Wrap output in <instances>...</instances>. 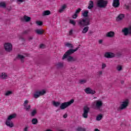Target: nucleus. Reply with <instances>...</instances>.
I'll return each mask as SVG.
<instances>
[{
    "instance_id": "nucleus-1",
    "label": "nucleus",
    "mask_w": 131,
    "mask_h": 131,
    "mask_svg": "<svg viewBox=\"0 0 131 131\" xmlns=\"http://www.w3.org/2000/svg\"><path fill=\"white\" fill-rule=\"evenodd\" d=\"M82 15L84 18L80 19L78 23V24L80 28H82L85 26H89V25H91V18L88 17H89V11H84V12L82 13Z\"/></svg>"
},
{
    "instance_id": "nucleus-2",
    "label": "nucleus",
    "mask_w": 131,
    "mask_h": 131,
    "mask_svg": "<svg viewBox=\"0 0 131 131\" xmlns=\"http://www.w3.org/2000/svg\"><path fill=\"white\" fill-rule=\"evenodd\" d=\"M16 116L17 114H13L9 116L6 121V125L7 126H9V127H13V126H14V123H13V122L11 121V120H12V119L16 118Z\"/></svg>"
},
{
    "instance_id": "nucleus-3",
    "label": "nucleus",
    "mask_w": 131,
    "mask_h": 131,
    "mask_svg": "<svg viewBox=\"0 0 131 131\" xmlns=\"http://www.w3.org/2000/svg\"><path fill=\"white\" fill-rule=\"evenodd\" d=\"M103 106V102L102 100L95 101L92 104V108L96 110H100Z\"/></svg>"
},
{
    "instance_id": "nucleus-4",
    "label": "nucleus",
    "mask_w": 131,
    "mask_h": 131,
    "mask_svg": "<svg viewBox=\"0 0 131 131\" xmlns=\"http://www.w3.org/2000/svg\"><path fill=\"white\" fill-rule=\"evenodd\" d=\"M73 103H74V99H72L70 101L68 102H65L61 104L60 106V108L61 110H64V109H66L68 107H69L71 104H73Z\"/></svg>"
},
{
    "instance_id": "nucleus-5",
    "label": "nucleus",
    "mask_w": 131,
    "mask_h": 131,
    "mask_svg": "<svg viewBox=\"0 0 131 131\" xmlns=\"http://www.w3.org/2000/svg\"><path fill=\"white\" fill-rule=\"evenodd\" d=\"M108 5V1L98 0L97 3V7L98 8H106Z\"/></svg>"
},
{
    "instance_id": "nucleus-6",
    "label": "nucleus",
    "mask_w": 131,
    "mask_h": 131,
    "mask_svg": "<svg viewBox=\"0 0 131 131\" xmlns=\"http://www.w3.org/2000/svg\"><path fill=\"white\" fill-rule=\"evenodd\" d=\"M83 114L82 116H83V118H88L89 116V112H90V107L88 106H85L83 108Z\"/></svg>"
},
{
    "instance_id": "nucleus-7",
    "label": "nucleus",
    "mask_w": 131,
    "mask_h": 131,
    "mask_svg": "<svg viewBox=\"0 0 131 131\" xmlns=\"http://www.w3.org/2000/svg\"><path fill=\"white\" fill-rule=\"evenodd\" d=\"M129 104V100L128 99H126L124 101L122 102V103L121 104L120 107H119L120 110H124L128 106Z\"/></svg>"
},
{
    "instance_id": "nucleus-8",
    "label": "nucleus",
    "mask_w": 131,
    "mask_h": 131,
    "mask_svg": "<svg viewBox=\"0 0 131 131\" xmlns=\"http://www.w3.org/2000/svg\"><path fill=\"white\" fill-rule=\"evenodd\" d=\"M13 46L12 44L10 42L5 43L4 44V49L6 52H8V53H10V52H11L12 50Z\"/></svg>"
},
{
    "instance_id": "nucleus-9",
    "label": "nucleus",
    "mask_w": 131,
    "mask_h": 131,
    "mask_svg": "<svg viewBox=\"0 0 131 131\" xmlns=\"http://www.w3.org/2000/svg\"><path fill=\"white\" fill-rule=\"evenodd\" d=\"M74 51H73V49H70L68 50L63 55L62 57V60L66 59L67 57H69V56H70V55H72V54H74Z\"/></svg>"
},
{
    "instance_id": "nucleus-10",
    "label": "nucleus",
    "mask_w": 131,
    "mask_h": 131,
    "mask_svg": "<svg viewBox=\"0 0 131 131\" xmlns=\"http://www.w3.org/2000/svg\"><path fill=\"white\" fill-rule=\"evenodd\" d=\"M85 93L88 94L95 95L96 91L92 90L91 88H87L84 90Z\"/></svg>"
},
{
    "instance_id": "nucleus-11",
    "label": "nucleus",
    "mask_w": 131,
    "mask_h": 131,
    "mask_svg": "<svg viewBox=\"0 0 131 131\" xmlns=\"http://www.w3.org/2000/svg\"><path fill=\"white\" fill-rule=\"evenodd\" d=\"M104 57L107 59H110L111 58H114L115 54L112 52H106L104 54Z\"/></svg>"
},
{
    "instance_id": "nucleus-12",
    "label": "nucleus",
    "mask_w": 131,
    "mask_h": 131,
    "mask_svg": "<svg viewBox=\"0 0 131 131\" xmlns=\"http://www.w3.org/2000/svg\"><path fill=\"white\" fill-rule=\"evenodd\" d=\"M27 104H28V100H25L24 103L25 109L26 110V111L29 112V111H30V108H31V105L29 104L27 106Z\"/></svg>"
},
{
    "instance_id": "nucleus-13",
    "label": "nucleus",
    "mask_w": 131,
    "mask_h": 131,
    "mask_svg": "<svg viewBox=\"0 0 131 131\" xmlns=\"http://www.w3.org/2000/svg\"><path fill=\"white\" fill-rule=\"evenodd\" d=\"M31 20V17L28 16L27 15L24 16V18H21V21L22 22H30V20Z\"/></svg>"
},
{
    "instance_id": "nucleus-14",
    "label": "nucleus",
    "mask_w": 131,
    "mask_h": 131,
    "mask_svg": "<svg viewBox=\"0 0 131 131\" xmlns=\"http://www.w3.org/2000/svg\"><path fill=\"white\" fill-rule=\"evenodd\" d=\"M25 58V56L21 55L18 54L16 57L14 59V61H16L17 59H19V60H21V63H24V59Z\"/></svg>"
},
{
    "instance_id": "nucleus-15",
    "label": "nucleus",
    "mask_w": 131,
    "mask_h": 131,
    "mask_svg": "<svg viewBox=\"0 0 131 131\" xmlns=\"http://www.w3.org/2000/svg\"><path fill=\"white\" fill-rule=\"evenodd\" d=\"M119 6H120L119 0H113V7H114V8H118Z\"/></svg>"
},
{
    "instance_id": "nucleus-16",
    "label": "nucleus",
    "mask_w": 131,
    "mask_h": 131,
    "mask_svg": "<svg viewBox=\"0 0 131 131\" xmlns=\"http://www.w3.org/2000/svg\"><path fill=\"white\" fill-rule=\"evenodd\" d=\"M68 62H75V61H77V59L76 58H74L72 56H69L67 58Z\"/></svg>"
},
{
    "instance_id": "nucleus-17",
    "label": "nucleus",
    "mask_w": 131,
    "mask_h": 131,
    "mask_svg": "<svg viewBox=\"0 0 131 131\" xmlns=\"http://www.w3.org/2000/svg\"><path fill=\"white\" fill-rule=\"evenodd\" d=\"M52 105L54 106V107H59V106H60V105H61V102H59V101H52Z\"/></svg>"
},
{
    "instance_id": "nucleus-18",
    "label": "nucleus",
    "mask_w": 131,
    "mask_h": 131,
    "mask_svg": "<svg viewBox=\"0 0 131 131\" xmlns=\"http://www.w3.org/2000/svg\"><path fill=\"white\" fill-rule=\"evenodd\" d=\"M123 18H124V14H120V15H119L116 19L117 21H121V20H122V19H123Z\"/></svg>"
},
{
    "instance_id": "nucleus-19",
    "label": "nucleus",
    "mask_w": 131,
    "mask_h": 131,
    "mask_svg": "<svg viewBox=\"0 0 131 131\" xmlns=\"http://www.w3.org/2000/svg\"><path fill=\"white\" fill-rule=\"evenodd\" d=\"M115 33L114 32L110 31L106 34L107 37H113Z\"/></svg>"
},
{
    "instance_id": "nucleus-20",
    "label": "nucleus",
    "mask_w": 131,
    "mask_h": 131,
    "mask_svg": "<svg viewBox=\"0 0 131 131\" xmlns=\"http://www.w3.org/2000/svg\"><path fill=\"white\" fill-rule=\"evenodd\" d=\"M89 5L88 8L89 10H91V9H93V8H94V2L93 1H90L89 2Z\"/></svg>"
},
{
    "instance_id": "nucleus-21",
    "label": "nucleus",
    "mask_w": 131,
    "mask_h": 131,
    "mask_svg": "<svg viewBox=\"0 0 131 131\" xmlns=\"http://www.w3.org/2000/svg\"><path fill=\"white\" fill-rule=\"evenodd\" d=\"M64 67V63L63 62H58L56 64V67L58 69L62 68Z\"/></svg>"
},
{
    "instance_id": "nucleus-22",
    "label": "nucleus",
    "mask_w": 131,
    "mask_h": 131,
    "mask_svg": "<svg viewBox=\"0 0 131 131\" xmlns=\"http://www.w3.org/2000/svg\"><path fill=\"white\" fill-rule=\"evenodd\" d=\"M51 14V11L50 10H46L43 12L42 16H49Z\"/></svg>"
},
{
    "instance_id": "nucleus-23",
    "label": "nucleus",
    "mask_w": 131,
    "mask_h": 131,
    "mask_svg": "<svg viewBox=\"0 0 131 131\" xmlns=\"http://www.w3.org/2000/svg\"><path fill=\"white\" fill-rule=\"evenodd\" d=\"M89 28L90 27H88V26H85L82 31V33H86L89 31Z\"/></svg>"
},
{
    "instance_id": "nucleus-24",
    "label": "nucleus",
    "mask_w": 131,
    "mask_h": 131,
    "mask_svg": "<svg viewBox=\"0 0 131 131\" xmlns=\"http://www.w3.org/2000/svg\"><path fill=\"white\" fill-rule=\"evenodd\" d=\"M35 31L36 33H37V34H38L39 35H41V34H42V33H43V32L42 31V30L41 29H37V30H35Z\"/></svg>"
},
{
    "instance_id": "nucleus-25",
    "label": "nucleus",
    "mask_w": 131,
    "mask_h": 131,
    "mask_svg": "<svg viewBox=\"0 0 131 131\" xmlns=\"http://www.w3.org/2000/svg\"><path fill=\"white\" fill-rule=\"evenodd\" d=\"M32 123L33 124L36 125L38 123V121L37 120V119L33 118L32 119Z\"/></svg>"
},
{
    "instance_id": "nucleus-26",
    "label": "nucleus",
    "mask_w": 131,
    "mask_h": 131,
    "mask_svg": "<svg viewBox=\"0 0 131 131\" xmlns=\"http://www.w3.org/2000/svg\"><path fill=\"white\" fill-rule=\"evenodd\" d=\"M0 77L3 78V79H6L7 77H8V75H6L5 73H2V75L0 76Z\"/></svg>"
},
{
    "instance_id": "nucleus-27",
    "label": "nucleus",
    "mask_w": 131,
    "mask_h": 131,
    "mask_svg": "<svg viewBox=\"0 0 131 131\" xmlns=\"http://www.w3.org/2000/svg\"><path fill=\"white\" fill-rule=\"evenodd\" d=\"M103 118V115L102 114H99L97 117H96V120L98 121H100Z\"/></svg>"
},
{
    "instance_id": "nucleus-28",
    "label": "nucleus",
    "mask_w": 131,
    "mask_h": 131,
    "mask_svg": "<svg viewBox=\"0 0 131 131\" xmlns=\"http://www.w3.org/2000/svg\"><path fill=\"white\" fill-rule=\"evenodd\" d=\"M65 46L70 49H73V45L69 42L67 43Z\"/></svg>"
},
{
    "instance_id": "nucleus-29",
    "label": "nucleus",
    "mask_w": 131,
    "mask_h": 131,
    "mask_svg": "<svg viewBox=\"0 0 131 131\" xmlns=\"http://www.w3.org/2000/svg\"><path fill=\"white\" fill-rule=\"evenodd\" d=\"M65 9H66V5H63L61 8L59 9V13H62V12H63V11H64V10H65Z\"/></svg>"
},
{
    "instance_id": "nucleus-30",
    "label": "nucleus",
    "mask_w": 131,
    "mask_h": 131,
    "mask_svg": "<svg viewBox=\"0 0 131 131\" xmlns=\"http://www.w3.org/2000/svg\"><path fill=\"white\" fill-rule=\"evenodd\" d=\"M0 7L1 8H6L7 5L5 2H1L0 3Z\"/></svg>"
},
{
    "instance_id": "nucleus-31",
    "label": "nucleus",
    "mask_w": 131,
    "mask_h": 131,
    "mask_svg": "<svg viewBox=\"0 0 131 131\" xmlns=\"http://www.w3.org/2000/svg\"><path fill=\"white\" fill-rule=\"evenodd\" d=\"M30 31H31L30 29L26 30L23 32L22 34H28L29 32H30Z\"/></svg>"
},
{
    "instance_id": "nucleus-32",
    "label": "nucleus",
    "mask_w": 131,
    "mask_h": 131,
    "mask_svg": "<svg viewBox=\"0 0 131 131\" xmlns=\"http://www.w3.org/2000/svg\"><path fill=\"white\" fill-rule=\"evenodd\" d=\"M39 92V96H43L46 93H47V91L46 90H42V91H38Z\"/></svg>"
},
{
    "instance_id": "nucleus-33",
    "label": "nucleus",
    "mask_w": 131,
    "mask_h": 131,
    "mask_svg": "<svg viewBox=\"0 0 131 131\" xmlns=\"http://www.w3.org/2000/svg\"><path fill=\"white\" fill-rule=\"evenodd\" d=\"M34 97L35 99H37L39 97V93L38 91H36L35 94H34Z\"/></svg>"
},
{
    "instance_id": "nucleus-34",
    "label": "nucleus",
    "mask_w": 131,
    "mask_h": 131,
    "mask_svg": "<svg viewBox=\"0 0 131 131\" xmlns=\"http://www.w3.org/2000/svg\"><path fill=\"white\" fill-rule=\"evenodd\" d=\"M76 130L77 131H86L85 128H82L81 127H78Z\"/></svg>"
},
{
    "instance_id": "nucleus-35",
    "label": "nucleus",
    "mask_w": 131,
    "mask_h": 131,
    "mask_svg": "<svg viewBox=\"0 0 131 131\" xmlns=\"http://www.w3.org/2000/svg\"><path fill=\"white\" fill-rule=\"evenodd\" d=\"M36 113H37L36 110H33L31 113V116H34Z\"/></svg>"
},
{
    "instance_id": "nucleus-36",
    "label": "nucleus",
    "mask_w": 131,
    "mask_h": 131,
    "mask_svg": "<svg viewBox=\"0 0 131 131\" xmlns=\"http://www.w3.org/2000/svg\"><path fill=\"white\" fill-rule=\"evenodd\" d=\"M70 24H72V25H73L74 26H75V25H76V22L72 19H70Z\"/></svg>"
},
{
    "instance_id": "nucleus-37",
    "label": "nucleus",
    "mask_w": 131,
    "mask_h": 131,
    "mask_svg": "<svg viewBox=\"0 0 131 131\" xmlns=\"http://www.w3.org/2000/svg\"><path fill=\"white\" fill-rule=\"evenodd\" d=\"M12 94H13V92L11 91H8L6 93L5 95L10 96V95H12Z\"/></svg>"
},
{
    "instance_id": "nucleus-38",
    "label": "nucleus",
    "mask_w": 131,
    "mask_h": 131,
    "mask_svg": "<svg viewBox=\"0 0 131 131\" xmlns=\"http://www.w3.org/2000/svg\"><path fill=\"white\" fill-rule=\"evenodd\" d=\"M19 39H21V40H22V41H23V42H25V41H26V40L25 39V38H24V37H22V36H19Z\"/></svg>"
},
{
    "instance_id": "nucleus-39",
    "label": "nucleus",
    "mask_w": 131,
    "mask_h": 131,
    "mask_svg": "<svg viewBox=\"0 0 131 131\" xmlns=\"http://www.w3.org/2000/svg\"><path fill=\"white\" fill-rule=\"evenodd\" d=\"M36 24H37V25H38L39 26H41V25H42V21H37L36 22Z\"/></svg>"
},
{
    "instance_id": "nucleus-40",
    "label": "nucleus",
    "mask_w": 131,
    "mask_h": 131,
    "mask_svg": "<svg viewBox=\"0 0 131 131\" xmlns=\"http://www.w3.org/2000/svg\"><path fill=\"white\" fill-rule=\"evenodd\" d=\"M79 83H80V84H83L84 83H86V80H80Z\"/></svg>"
},
{
    "instance_id": "nucleus-41",
    "label": "nucleus",
    "mask_w": 131,
    "mask_h": 131,
    "mask_svg": "<svg viewBox=\"0 0 131 131\" xmlns=\"http://www.w3.org/2000/svg\"><path fill=\"white\" fill-rule=\"evenodd\" d=\"M117 69L118 71H121L122 70V67L121 66H118L117 67Z\"/></svg>"
},
{
    "instance_id": "nucleus-42",
    "label": "nucleus",
    "mask_w": 131,
    "mask_h": 131,
    "mask_svg": "<svg viewBox=\"0 0 131 131\" xmlns=\"http://www.w3.org/2000/svg\"><path fill=\"white\" fill-rule=\"evenodd\" d=\"M81 11V9L80 8H78V9H77L75 12V13L77 14H79V13H80V11Z\"/></svg>"
},
{
    "instance_id": "nucleus-43",
    "label": "nucleus",
    "mask_w": 131,
    "mask_h": 131,
    "mask_svg": "<svg viewBox=\"0 0 131 131\" xmlns=\"http://www.w3.org/2000/svg\"><path fill=\"white\" fill-rule=\"evenodd\" d=\"M77 17H78V15H77V14H76L75 13L72 16L73 19H76V18H77Z\"/></svg>"
},
{
    "instance_id": "nucleus-44",
    "label": "nucleus",
    "mask_w": 131,
    "mask_h": 131,
    "mask_svg": "<svg viewBox=\"0 0 131 131\" xmlns=\"http://www.w3.org/2000/svg\"><path fill=\"white\" fill-rule=\"evenodd\" d=\"M122 56V54L121 53H118L116 54V57L117 58H120Z\"/></svg>"
},
{
    "instance_id": "nucleus-45",
    "label": "nucleus",
    "mask_w": 131,
    "mask_h": 131,
    "mask_svg": "<svg viewBox=\"0 0 131 131\" xmlns=\"http://www.w3.org/2000/svg\"><path fill=\"white\" fill-rule=\"evenodd\" d=\"M45 48H46V45H45L44 44H40L39 46V48L40 49H45Z\"/></svg>"
},
{
    "instance_id": "nucleus-46",
    "label": "nucleus",
    "mask_w": 131,
    "mask_h": 131,
    "mask_svg": "<svg viewBox=\"0 0 131 131\" xmlns=\"http://www.w3.org/2000/svg\"><path fill=\"white\" fill-rule=\"evenodd\" d=\"M103 75V72L102 71H100L97 72V75Z\"/></svg>"
},
{
    "instance_id": "nucleus-47",
    "label": "nucleus",
    "mask_w": 131,
    "mask_h": 131,
    "mask_svg": "<svg viewBox=\"0 0 131 131\" xmlns=\"http://www.w3.org/2000/svg\"><path fill=\"white\" fill-rule=\"evenodd\" d=\"M72 33H73V30L71 29L69 32V35H72Z\"/></svg>"
},
{
    "instance_id": "nucleus-48",
    "label": "nucleus",
    "mask_w": 131,
    "mask_h": 131,
    "mask_svg": "<svg viewBox=\"0 0 131 131\" xmlns=\"http://www.w3.org/2000/svg\"><path fill=\"white\" fill-rule=\"evenodd\" d=\"M106 67V64H105V63H102V69H104Z\"/></svg>"
},
{
    "instance_id": "nucleus-49",
    "label": "nucleus",
    "mask_w": 131,
    "mask_h": 131,
    "mask_svg": "<svg viewBox=\"0 0 131 131\" xmlns=\"http://www.w3.org/2000/svg\"><path fill=\"white\" fill-rule=\"evenodd\" d=\"M80 48V47H77L75 49H73L74 53L75 52H76V51H78V49H79Z\"/></svg>"
},
{
    "instance_id": "nucleus-50",
    "label": "nucleus",
    "mask_w": 131,
    "mask_h": 131,
    "mask_svg": "<svg viewBox=\"0 0 131 131\" xmlns=\"http://www.w3.org/2000/svg\"><path fill=\"white\" fill-rule=\"evenodd\" d=\"M33 39V37H29L28 40L29 41H30L31 40H32Z\"/></svg>"
},
{
    "instance_id": "nucleus-51",
    "label": "nucleus",
    "mask_w": 131,
    "mask_h": 131,
    "mask_svg": "<svg viewBox=\"0 0 131 131\" xmlns=\"http://www.w3.org/2000/svg\"><path fill=\"white\" fill-rule=\"evenodd\" d=\"M67 116H68V115L67 114H65L63 116V118H67Z\"/></svg>"
},
{
    "instance_id": "nucleus-52",
    "label": "nucleus",
    "mask_w": 131,
    "mask_h": 131,
    "mask_svg": "<svg viewBox=\"0 0 131 131\" xmlns=\"http://www.w3.org/2000/svg\"><path fill=\"white\" fill-rule=\"evenodd\" d=\"M98 42H99V44L103 43V40H102V39L99 40Z\"/></svg>"
},
{
    "instance_id": "nucleus-53",
    "label": "nucleus",
    "mask_w": 131,
    "mask_h": 131,
    "mask_svg": "<svg viewBox=\"0 0 131 131\" xmlns=\"http://www.w3.org/2000/svg\"><path fill=\"white\" fill-rule=\"evenodd\" d=\"M125 7H126V9L127 10H128V9H129V6L126 5V4H125Z\"/></svg>"
},
{
    "instance_id": "nucleus-54",
    "label": "nucleus",
    "mask_w": 131,
    "mask_h": 131,
    "mask_svg": "<svg viewBox=\"0 0 131 131\" xmlns=\"http://www.w3.org/2000/svg\"><path fill=\"white\" fill-rule=\"evenodd\" d=\"M24 130H25V131H27V130H28V127H26L24 128Z\"/></svg>"
},
{
    "instance_id": "nucleus-55",
    "label": "nucleus",
    "mask_w": 131,
    "mask_h": 131,
    "mask_svg": "<svg viewBox=\"0 0 131 131\" xmlns=\"http://www.w3.org/2000/svg\"><path fill=\"white\" fill-rule=\"evenodd\" d=\"M17 2H19L20 3H23V2H24V0H17Z\"/></svg>"
},
{
    "instance_id": "nucleus-56",
    "label": "nucleus",
    "mask_w": 131,
    "mask_h": 131,
    "mask_svg": "<svg viewBox=\"0 0 131 131\" xmlns=\"http://www.w3.org/2000/svg\"><path fill=\"white\" fill-rule=\"evenodd\" d=\"M121 84H123L124 83V81H121Z\"/></svg>"
},
{
    "instance_id": "nucleus-57",
    "label": "nucleus",
    "mask_w": 131,
    "mask_h": 131,
    "mask_svg": "<svg viewBox=\"0 0 131 131\" xmlns=\"http://www.w3.org/2000/svg\"><path fill=\"white\" fill-rule=\"evenodd\" d=\"M94 131H100V130H99L98 128H96L95 129Z\"/></svg>"
},
{
    "instance_id": "nucleus-58",
    "label": "nucleus",
    "mask_w": 131,
    "mask_h": 131,
    "mask_svg": "<svg viewBox=\"0 0 131 131\" xmlns=\"http://www.w3.org/2000/svg\"><path fill=\"white\" fill-rule=\"evenodd\" d=\"M94 99H97V97H94Z\"/></svg>"
}]
</instances>
